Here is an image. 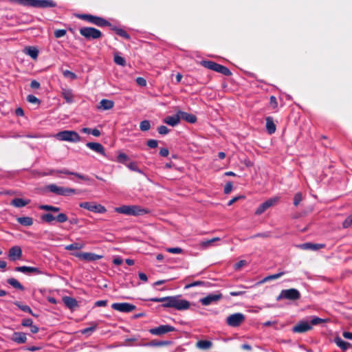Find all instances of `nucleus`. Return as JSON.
Masks as SVG:
<instances>
[{"instance_id":"nucleus-1","label":"nucleus","mask_w":352,"mask_h":352,"mask_svg":"<svg viewBox=\"0 0 352 352\" xmlns=\"http://www.w3.org/2000/svg\"><path fill=\"white\" fill-rule=\"evenodd\" d=\"M115 211L118 213L133 216H139L147 213V210L135 205H124L116 208Z\"/></svg>"},{"instance_id":"nucleus-2","label":"nucleus","mask_w":352,"mask_h":352,"mask_svg":"<svg viewBox=\"0 0 352 352\" xmlns=\"http://www.w3.org/2000/svg\"><path fill=\"white\" fill-rule=\"evenodd\" d=\"M55 138L60 141H67L70 142H78L80 141L79 134L74 131H63L54 135Z\"/></svg>"},{"instance_id":"nucleus-3","label":"nucleus","mask_w":352,"mask_h":352,"mask_svg":"<svg viewBox=\"0 0 352 352\" xmlns=\"http://www.w3.org/2000/svg\"><path fill=\"white\" fill-rule=\"evenodd\" d=\"M47 188L52 192L62 196H69L73 194H76L78 191L76 189L71 188H66L58 186L56 184H50Z\"/></svg>"},{"instance_id":"nucleus-4","label":"nucleus","mask_w":352,"mask_h":352,"mask_svg":"<svg viewBox=\"0 0 352 352\" xmlns=\"http://www.w3.org/2000/svg\"><path fill=\"white\" fill-rule=\"evenodd\" d=\"M300 298V294L296 289H288L281 291L280 294L277 296L276 300H280L281 299H287L291 300H296Z\"/></svg>"},{"instance_id":"nucleus-5","label":"nucleus","mask_w":352,"mask_h":352,"mask_svg":"<svg viewBox=\"0 0 352 352\" xmlns=\"http://www.w3.org/2000/svg\"><path fill=\"white\" fill-rule=\"evenodd\" d=\"M78 18L86 20L91 23L100 27H104L110 25L109 22L104 19L91 14H80L78 15Z\"/></svg>"},{"instance_id":"nucleus-6","label":"nucleus","mask_w":352,"mask_h":352,"mask_svg":"<svg viewBox=\"0 0 352 352\" xmlns=\"http://www.w3.org/2000/svg\"><path fill=\"white\" fill-rule=\"evenodd\" d=\"M80 34L87 39H97L102 36V32L94 28H82Z\"/></svg>"},{"instance_id":"nucleus-7","label":"nucleus","mask_w":352,"mask_h":352,"mask_svg":"<svg viewBox=\"0 0 352 352\" xmlns=\"http://www.w3.org/2000/svg\"><path fill=\"white\" fill-rule=\"evenodd\" d=\"M80 208L88 210L89 211L96 212V213H104L107 210L104 206L96 204L95 202H81L79 204Z\"/></svg>"},{"instance_id":"nucleus-8","label":"nucleus","mask_w":352,"mask_h":352,"mask_svg":"<svg viewBox=\"0 0 352 352\" xmlns=\"http://www.w3.org/2000/svg\"><path fill=\"white\" fill-rule=\"evenodd\" d=\"M245 320V316L241 313H236L230 315L226 318L228 325L232 327H236Z\"/></svg>"},{"instance_id":"nucleus-9","label":"nucleus","mask_w":352,"mask_h":352,"mask_svg":"<svg viewBox=\"0 0 352 352\" xmlns=\"http://www.w3.org/2000/svg\"><path fill=\"white\" fill-rule=\"evenodd\" d=\"M172 302V308L177 310H186L190 307L189 302L182 299L180 296H173Z\"/></svg>"},{"instance_id":"nucleus-10","label":"nucleus","mask_w":352,"mask_h":352,"mask_svg":"<svg viewBox=\"0 0 352 352\" xmlns=\"http://www.w3.org/2000/svg\"><path fill=\"white\" fill-rule=\"evenodd\" d=\"M41 220L47 223H51L54 220L58 223H65L68 220V218L64 213H59L56 217H54L50 213H46L41 216Z\"/></svg>"},{"instance_id":"nucleus-11","label":"nucleus","mask_w":352,"mask_h":352,"mask_svg":"<svg viewBox=\"0 0 352 352\" xmlns=\"http://www.w3.org/2000/svg\"><path fill=\"white\" fill-rule=\"evenodd\" d=\"M111 307L114 310L123 313L131 312L136 308L135 305L128 302H116L112 304Z\"/></svg>"},{"instance_id":"nucleus-12","label":"nucleus","mask_w":352,"mask_h":352,"mask_svg":"<svg viewBox=\"0 0 352 352\" xmlns=\"http://www.w3.org/2000/svg\"><path fill=\"white\" fill-rule=\"evenodd\" d=\"M278 198L274 197L269 199L265 202L262 203L256 210L255 214L257 215H260L263 214L265 210H267L270 207L274 206L278 202Z\"/></svg>"},{"instance_id":"nucleus-13","label":"nucleus","mask_w":352,"mask_h":352,"mask_svg":"<svg viewBox=\"0 0 352 352\" xmlns=\"http://www.w3.org/2000/svg\"><path fill=\"white\" fill-rule=\"evenodd\" d=\"M175 328L173 326L164 324L150 329V333L155 336H161L168 332L174 331Z\"/></svg>"},{"instance_id":"nucleus-14","label":"nucleus","mask_w":352,"mask_h":352,"mask_svg":"<svg viewBox=\"0 0 352 352\" xmlns=\"http://www.w3.org/2000/svg\"><path fill=\"white\" fill-rule=\"evenodd\" d=\"M74 255L81 260H85L87 261H94L99 260L102 258V256L96 254L91 252H79L75 254Z\"/></svg>"},{"instance_id":"nucleus-15","label":"nucleus","mask_w":352,"mask_h":352,"mask_svg":"<svg viewBox=\"0 0 352 352\" xmlns=\"http://www.w3.org/2000/svg\"><path fill=\"white\" fill-rule=\"evenodd\" d=\"M312 329V327L307 321H300L292 328V331L294 333H305Z\"/></svg>"},{"instance_id":"nucleus-16","label":"nucleus","mask_w":352,"mask_h":352,"mask_svg":"<svg viewBox=\"0 0 352 352\" xmlns=\"http://www.w3.org/2000/svg\"><path fill=\"white\" fill-rule=\"evenodd\" d=\"M22 256V250L18 246L15 245L9 250L8 258L10 261H14L19 260Z\"/></svg>"},{"instance_id":"nucleus-17","label":"nucleus","mask_w":352,"mask_h":352,"mask_svg":"<svg viewBox=\"0 0 352 352\" xmlns=\"http://www.w3.org/2000/svg\"><path fill=\"white\" fill-rule=\"evenodd\" d=\"M15 271L20 272L25 274H41L42 272L38 267H29V266H21L16 267L15 268Z\"/></svg>"},{"instance_id":"nucleus-18","label":"nucleus","mask_w":352,"mask_h":352,"mask_svg":"<svg viewBox=\"0 0 352 352\" xmlns=\"http://www.w3.org/2000/svg\"><path fill=\"white\" fill-rule=\"evenodd\" d=\"M173 296H167L163 298H152L150 299L152 302H163L162 306L166 308H172Z\"/></svg>"},{"instance_id":"nucleus-19","label":"nucleus","mask_w":352,"mask_h":352,"mask_svg":"<svg viewBox=\"0 0 352 352\" xmlns=\"http://www.w3.org/2000/svg\"><path fill=\"white\" fill-rule=\"evenodd\" d=\"M86 146L92 151L105 156V151L104 146L98 142H87Z\"/></svg>"},{"instance_id":"nucleus-20","label":"nucleus","mask_w":352,"mask_h":352,"mask_svg":"<svg viewBox=\"0 0 352 352\" xmlns=\"http://www.w3.org/2000/svg\"><path fill=\"white\" fill-rule=\"evenodd\" d=\"M220 298V295L217 294H210L204 298L200 299V302L203 305H209L212 304L213 302H217Z\"/></svg>"},{"instance_id":"nucleus-21","label":"nucleus","mask_w":352,"mask_h":352,"mask_svg":"<svg viewBox=\"0 0 352 352\" xmlns=\"http://www.w3.org/2000/svg\"><path fill=\"white\" fill-rule=\"evenodd\" d=\"M180 118L179 116V111L177 113L176 115L173 116H167L166 117L163 122L171 126H175L179 123Z\"/></svg>"},{"instance_id":"nucleus-22","label":"nucleus","mask_w":352,"mask_h":352,"mask_svg":"<svg viewBox=\"0 0 352 352\" xmlns=\"http://www.w3.org/2000/svg\"><path fill=\"white\" fill-rule=\"evenodd\" d=\"M114 107V102L107 99H102L98 105V109L103 111L111 109Z\"/></svg>"},{"instance_id":"nucleus-23","label":"nucleus","mask_w":352,"mask_h":352,"mask_svg":"<svg viewBox=\"0 0 352 352\" xmlns=\"http://www.w3.org/2000/svg\"><path fill=\"white\" fill-rule=\"evenodd\" d=\"M179 116L180 120H184L189 123H195L197 120L195 115L182 111H179Z\"/></svg>"},{"instance_id":"nucleus-24","label":"nucleus","mask_w":352,"mask_h":352,"mask_svg":"<svg viewBox=\"0 0 352 352\" xmlns=\"http://www.w3.org/2000/svg\"><path fill=\"white\" fill-rule=\"evenodd\" d=\"M53 173H62V174H65V175H74L82 180H87V177L86 176H85L83 175H80L78 173L71 172L66 168H64L62 170H51L50 174H53Z\"/></svg>"},{"instance_id":"nucleus-25","label":"nucleus","mask_w":352,"mask_h":352,"mask_svg":"<svg viewBox=\"0 0 352 352\" xmlns=\"http://www.w3.org/2000/svg\"><path fill=\"white\" fill-rule=\"evenodd\" d=\"M201 65L206 68L210 69L217 72H220V65L217 64L214 62L210 60H202L201 62Z\"/></svg>"},{"instance_id":"nucleus-26","label":"nucleus","mask_w":352,"mask_h":352,"mask_svg":"<svg viewBox=\"0 0 352 352\" xmlns=\"http://www.w3.org/2000/svg\"><path fill=\"white\" fill-rule=\"evenodd\" d=\"M63 301L65 305L71 309H74L78 306L77 300L75 298L69 296L63 297Z\"/></svg>"},{"instance_id":"nucleus-27","label":"nucleus","mask_w":352,"mask_h":352,"mask_svg":"<svg viewBox=\"0 0 352 352\" xmlns=\"http://www.w3.org/2000/svg\"><path fill=\"white\" fill-rule=\"evenodd\" d=\"M12 340L18 344L25 343L27 340L26 334L23 332H14L12 336Z\"/></svg>"},{"instance_id":"nucleus-28","label":"nucleus","mask_w":352,"mask_h":352,"mask_svg":"<svg viewBox=\"0 0 352 352\" xmlns=\"http://www.w3.org/2000/svg\"><path fill=\"white\" fill-rule=\"evenodd\" d=\"M56 6L52 0H36L35 8H52Z\"/></svg>"},{"instance_id":"nucleus-29","label":"nucleus","mask_w":352,"mask_h":352,"mask_svg":"<svg viewBox=\"0 0 352 352\" xmlns=\"http://www.w3.org/2000/svg\"><path fill=\"white\" fill-rule=\"evenodd\" d=\"M30 202V199H23L21 198H15L11 201L10 204L16 208H22Z\"/></svg>"},{"instance_id":"nucleus-30","label":"nucleus","mask_w":352,"mask_h":352,"mask_svg":"<svg viewBox=\"0 0 352 352\" xmlns=\"http://www.w3.org/2000/svg\"><path fill=\"white\" fill-rule=\"evenodd\" d=\"M266 129L269 134L275 133L276 127L272 117H267L266 119Z\"/></svg>"},{"instance_id":"nucleus-31","label":"nucleus","mask_w":352,"mask_h":352,"mask_svg":"<svg viewBox=\"0 0 352 352\" xmlns=\"http://www.w3.org/2000/svg\"><path fill=\"white\" fill-rule=\"evenodd\" d=\"M24 53L36 60L38 55V50L35 47L28 46L24 49Z\"/></svg>"},{"instance_id":"nucleus-32","label":"nucleus","mask_w":352,"mask_h":352,"mask_svg":"<svg viewBox=\"0 0 352 352\" xmlns=\"http://www.w3.org/2000/svg\"><path fill=\"white\" fill-rule=\"evenodd\" d=\"M61 94L67 103H72L74 102V95L71 89H63Z\"/></svg>"},{"instance_id":"nucleus-33","label":"nucleus","mask_w":352,"mask_h":352,"mask_svg":"<svg viewBox=\"0 0 352 352\" xmlns=\"http://www.w3.org/2000/svg\"><path fill=\"white\" fill-rule=\"evenodd\" d=\"M196 346L201 350H207L212 346V342L208 340H199L196 343Z\"/></svg>"},{"instance_id":"nucleus-34","label":"nucleus","mask_w":352,"mask_h":352,"mask_svg":"<svg viewBox=\"0 0 352 352\" xmlns=\"http://www.w3.org/2000/svg\"><path fill=\"white\" fill-rule=\"evenodd\" d=\"M17 222L25 226H30L33 224V219L30 217H21L17 218Z\"/></svg>"},{"instance_id":"nucleus-35","label":"nucleus","mask_w":352,"mask_h":352,"mask_svg":"<svg viewBox=\"0 0 352 352\" xmlns=\"http://www.w3.org/2000/svg\"><path fill=\"white\" fill-rule=\"evenodd\" d=\"M285 274V272H279V273H277V274H272V275H270V276H267L266 277H265L262 280L259 281L258 283V284H263L265 282H267V281H270V280H274V279H277L280 277H281L282 276H283Z\"/></svg>"},{"instance_id":"nucleus-36","label":"nucleus","mask_w":352,"mask_h":352,"mask_svg":"<svg viewBox=\"0 0 352 352\" xmlns=\"http://www.w3.org/2000/svg\"><path fill=\"white\" fill-rule=\"evenodd\" d=\"M334 341L337 346L342 350H346L350 346L349 342L344 341L340 337H336Z\"/></svg>"},{"instance_id":"nucleus-37","label":"nucleus","mask_w":352,"mask_h":352,"mask_svg":"<svg viewBox=\"0 0 352 352\" xmlns=\"http://www.w3.org/2000/svg\"><path fill=\"white\" fill-rule=\"evenodd\" d=\"M85 247V244L83 243L76 242L65 246V249L66 250H80Z\"/></svg>"},{"instance_id":"nucleus-38","label":"nucleus","mask_w":352,"mask_h":352,"mask_svg":"<svg viewBox=\"0 0 352 352\" xmlns=\"http://www.w3.org/2000/svg\"><path fill=\"white\" fill-rule=\"evenodd\" d=\"M13 2H16L20 5L25 6L34 7L36 5V0H11Z\"/></svg>"},{"instance_id":"nucleus-39","label":"nucleus","mask_w":352,"mask_h":352,"mask_svg":"<svg viewBox=\"0 0 352 352\" xmlns=\"http://www.w3.org/2000/svg\"><path fill=\"white\" fill-rule=\"evenodd\" d=\"M8 283L16 289L23 290V286L15 278H11L8 279Z\"/></svg>"},{"instance_id":"nucleus-40","label":"nucleus","mask_w":352,"mask_h":352,"mask_svg":"<svg viewBox=\"0 0 352 352\" xmlns=\"http://www.w3.org/2000/svg\"><path fill=\"white\" fill-rule=\"evenodd\" d=\"M39 209L45 210V211H51L54 212H57L60 210V208L53 206L51 205H40L38 206Z\"/></svg>"},{"instance_id":"nucleus-41","label":"nucleus","mask_w":352,"mask_h":352,"mask_svg":"<svg viewBox=\"0 0 352 352\" xmlns=\"http://www.w3.org/2000/svg\"><path fill=\"white\" fill-rule=\"evenodd\" d=\"M14 305H15L16 306H17V307H18L21 310H22L23 311H24V312H27V313H29V314H30L31 315H32V316H35V315L33 314V312H32V311L31 308H30L29 306H28V305H21L19 302H14Z\"/></svg>"},{"instance_id":"nucleus-42","label":"nucleus","mask_w":352,"mask_h":352,"mask_svg":"<svg viewBox=\"0 0 352 352\" xmlns=\"http://www.w3.org/2000/svg\"><path fill=\"white\" fill-rule=\"evenodd\" d=\"M270 106L273 110H275L276 111H277L278 103V100H277L276 98L274 96H270Z\"/></svg>"},{"instance_id":"nucleus-43","label":"nucleus","mask_w":352,"mask_h":352,"mask_svg":"<svg viewBox=\"0 0 352 352\" xmlns=\"http://www.w3.org/2000/svg\"><path fill=\"white\" fill-rule=\"evenodd\" d=\"M151 128V124L148 120H143L140 124V129L142 131H147Z\"/></svg>"},{"instance_id":"nucleus-44","label":"nucleus","mask_w":352,"mask_h":352,"mask_svg":"<svg viewBox=\"0 0 352 352\" xmlns=\"http://www.w3.org/2000/svg\"><path fill=\"white\" fill-rule=\"evenodd\" d=\"M114 62L119 65L124 66L126 65V61L124 58L122 56L116 54L114 56Z\"/></svg>"},{"instance_id":"nucleus-45","label":"nucleus","mask_w":352,"mask_h":352,"mask_svg":"<svg viewBox=\"0 0 352 352\" xmlns=\"http://www.w3.org/2000/svg\"><path fill=\"white\" fill-rule=\"evenodd\" d=\"M116 32L117 34L120 35V36H122L123 38H125L126 39H130L129 34L126 31H124V30H122V29H116Z\"/></svg>"},{"instance_id":"nucleus-46","label":"nucleus","mask_w":352,"mask_h":352,"mask_svg":"<svg viewBox=\"0 0 352 352\" xmlns=\"http://www.w3.org/2000/svg\"><path fill=\"white\" fill-rule=\"evenodd\" d=\"M129 160V157L124 153H120L118 155V162L120 163H124Z\"/></svg>"},{"instance_id":"nucleus-47","label":"nucleus","mask_w":352,"mask_h":352,"mask_svg":"<svg viewBox=\"0 0 352 352\" xmlns=\"http://www.w3.org/2000/svg\"><path fill=\"white\" fill-rule=\"evenodd\" d=\"M324 322V319H322V318H318V317L315 316V317H314V318L311 319V322H310L309 324H311V326H312V325H317V324H319L322 323V322Z\"/></svg>"},{"instance_id":"nucleus-48","label":"nucleus","mask_w":352,"mask_h":352,"mask_svg":"<svg viewBox=\"0 0 352 352\" xmlns=\"http://www.w3.org/2000/svg\"><path fill=\"white\" fill-rule=\"evenodd\" d=\"M302 194L300 192H298L294 195V204L297 206L300 202L302 201Z\"/></svg>"},{"instance_id":"nucleus-49","label":"nucleus","mask_w":352,"mask_h":352,"mask_svg":"<svg viewBox=\"0 0 352 352\" xmlns=\"http://www.w3.org/2000/svg\"><path fill=\"white\" fill-rule=\"evenodd\" d=\"M27 100L29 102L32 103V104H39L40 103L39 100L36 96H34L33 95H28L27 96Z\"/></svg>"},{"instance_id":"nucleus-50","label":"nucleus","mask_w":352,"mask_h":352,"mask_svg":"<svg viewBox=\"0 0 352 352\" xmlns=\"http://www.w3.org/2000/svg\"><path fill=\"white\" fill-rule=\"evenodd\" d=\"M166 251L172 254H181L183 250L180 248H168Z\"/></svg>"},{"instance_id":"nucleus-51","label":"nucleus","mask_w":352,"mask_h":352,"mask_svg":"<svg viewBox=\"0 0 352 352\" xmlns=\"http://www.w3.org/2000/svg\"><path fill=\"white\" fill-rule=\"evenodd\" d=\"M127 167L133 171L138 172V173H142V171L140 170V168L138 167L135 162H131L127 165Z\"/></svg>"},{"instance_id":"nucleus-52","label":"nucleus","mask_w":352,"mask_h":352,"mask_svg":"<svg viewBox=\"0 0 352 352\" xmlns=\"http://www.w3.org/2000/svg\"><path fill=\"white\" fill-rule=\"evenodd\" d=\"M157 131L161 135H166L169 132V129L164 125L160 126Z\"/></svg>"},{"instance_id":"nucleus-53","label":"nucleus","mask_w":352,"mask_h":352,"mask_svg":"<svg viewBox=\"0 0 352 352\" xmlns=\"http://www.w3.org/2000/svg\"><path fill=\"white\" fill-rule=\"evenodd\" d=\"M63 76L66 78H70L72 79H76L77 78L76 75L74 72L69 70H65L63 72Z\"/></svg>"},{"instance_id":"nucleus-54","label":"nucleus","mask_w":352,"mask_h":352,"mask_svg":"<svg viewBox=\"0 0 352 352\" xmlns=\"http://www.w3.org/2000/svg\"><path fill=\"white\" fill-rule=\"evenodd\" d=\"M66 30H56L55 32H54V36L56 38H60V37H63L64 36L65 34H66Z\"/></svg>"},{"instance_id":"nucleus-55","label":"nucleus","mask_w":352,"mask_h":352,"mask_svg":"<svg viewBox=\"0 0 352 352\" xmlns=\"http://www.w3.org/2000/svg\"><path fill=\"white\" fill-rule=\"evenodd\" d=\"M96 328V324H94L92 327L82 329L81 333L82 334H87V333H91L95 331Z\"/></svg>"},{"instance_id":"nucleus-56","label":"nucleus","mask_w":352,"mask_h":352,"mask_svg":"<svg viewBox=\"0 0 352 352\" xmlns=\"http://www.w3.org/2000/svg\"><path fill=\"white\" fill-rule=\"evenodd\" d=\"M232 183L230 182H227L224 187V193L229 194L232 191Z\"/></svg>"},{"instance_id":"nucleus-57","label":"nucleus","mask_w":352,"mask_h":352,"mask_svg":"<svg viewBox=\"0 0 352 352\" xmlns=\"http://www.w3.org/2000/svg\"><path fill=\"white\" fill-rule=\"evenodd\" d=\"M146 144L150 148H156L158 145V142L155 140H148Z\"/></svg>"},{"instance_id":"nucleus-58","label":"nucleus","mask_w":352,"mask_h":352,"mask_svg":"<svg viewBox=\"0 0 352 352\" xmlns=\"http://www.w3.org/2000/svg\"><path fill=\"white\" fill-rule=\"evenodd\" d=\"M312 246V243H305L298 245V247L302 250H311Z\"/></svg>"},{"instance_id":"nucleus-59","label":"nucleus","mask_w":352,"mask_h":352,"mask_svg":"<svg viewBox=\"0 0 352 352\" xmlns=\"http://www.w3.org/2000/svg\"><path fill=\"white\" fill-rule=\"evenodd\" d=\"M136 82L141 87H145L146 85V80L142 77H138L136 78Z\"/></svg>"},{"instance_id":"nucleus-60","label":"nucleus","mask_w":352,"mask_h":352,"mask_svg":"<svg viewBox=\"0 0 352 352\" xmlns=\"http://www.w3.org/2000/svg\"><path fill=\"white\" fill-rule=\"evenodd\" d=\"M246 261H244V260H241L239 262H237L236 263L234 264V269L236 270H240L243 266L245 265H246Z\"/></svg>"},{"instance_id":"nucleus-61","label":"nucleus","mask_w":352,"mask_h":352,"mask_svg":"<svg viewBox=\"0 0 352 352\" xmlns=\"http://www.w3.org/2000/svg\"><path fill=\"white\" fill-rule=\"evenodd\" d=\"M33 321L30 318L24 319L22 320L21 324L24 327H32Z\"/></svg>"},{"instance_id":"nucleus-62","label":"nucleus","mask_w":352,"mask_h":352,"mask_svg":"<svg viewBox=\"0 0 352 352\" xmlns=\"http://www.w3.org/2000/svg\"><path fill=\"white\" fill-rule=\"evenodd\" d=\"M245 293V291L244 290H237L231 292L230 294L232 296H242Z\"/></svg>"},{"instance_id":"nucleus-63","label":"nucleus","mask_w":352,"mask_h":352,"mask_svg":"<svg viewBox=\"0 0 352 352\" xmlns=\"http://www.w3.org/2000/svg\"><path fill=\"white\" fill-rule=\"evenodd\" d=\"M352 225L351 221L347 217L342 223V227L347 228Z\"/></svg>"},{"instance_id":"nucleus-64","label":"nucleus","mask_w":352,"mask_h":352,"mask_svg":"<svg viewBox=\"0 0 352 352\" xmlns=\"http://www.w3.org/2000/svg\"><path fill=\"white\" fill-rule=\"evenodd\" d=\"M169 154V151L166 148H162L160 151V155L162 157H167Z\"/></svg>"}]
</instances>
